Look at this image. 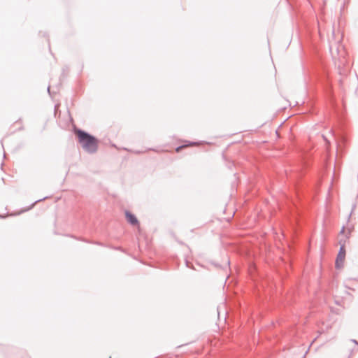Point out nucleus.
Segmentation results:
<instances>
[{
    "instance_id": "7",
    "label": "nucleus",
    "mask_w": 358,
    "mask_h": 358,
    "mask_svg": "<svg viewBox=\"0 0 358 358\" xmlns=\"http://www.w3.org/2000/svg\"><path fill=\"white\" fill-rule=\"evenodd\" d=\"M50 86H48V88H47V90H48V93L50 94L51 93H50Z\"/></svg>"
},
{
    "instance_id": "1",
    "label": "nucleus",
    "mask_w": 358,
    "mask_h": 358,
    "mask_svg": "<svg viewBox=\"0 0 358 358\" xmlns=\"http://www.w3.org/2000/svg\"><path fill=\"white\" fill-rule=\"evenodd\" d=\"M75 134L85 152L91 155L97 152L99 141L95 136L80 129H76Z\"/></svg>"
},
{
    "instance_id": "16",
    "label": "nucleus",
    "mask_w": 358,
    "mask_h": 358,
    "mask_svg": "<svg viewBox=\"0 0 358 358\" xmlns=\"http://www.w3.org/2000/svg\"><path fill=\"white\" fill-rule=\"evenodd\" d=\"M302 358H303V357H302Z\"/></svg>"
},
{
    "instance_id": "14",
    "label": "nucleus",
    "mask_w": 358,
    "mask_h": 358,
    "mask_svg": "<svg viewBox=\"0 0 358 358\" xmlns=\"http://www.w3.org/2000/svg\"><path fill=\"white\" fill-rule=\"evenodd\" d=\"M0 217L3 218V217H4V216H1V215H0Z\"/></svg>"
},
{
    "instance_id": "10",
    "label": "nucleus",
    "mask_w": 358,
    "mask_h": 358,
    "mask_svg": "<svg viewBox=\"0 0 358 358\" xmlns=\"http://www.w3.org/2000/svg\"><path fill=\"white\" fill-rule=\"evenodd\" d=\"M215 266L216 267H220V265H219L218 264H215Z\"/></svg>"
},
{
    "instance_id": "13",
    "label": "nucleus",
    "mask_w": 358,
    "mask_h": 358,
    "mask_svg": "<svg viewBox=\"0 0 358 358\" xmlns=\"http://www.w3.org/2000/svg\"><path fill=\"white\" fill-rule=\"evenodd\" d=\"M192 145L196 144L195 142L191 143Z\"/></svg>"
},
{
    "instance_id": "6",
    "label": "nucleus",
    "mask_w": 358,
    "mask_h": 358,
    "mask_svg": "<svg viewBox=\"0 0 358 358\" xmlns=\"http://www.w3.org/2000/svg\"><path fill=\"white\" fill-rule=\"evenodd\" d=\"M344 231H345V227H344V226H343V227L341 228V230L340 233H341V234H343V233H344Z\"/></svg>"
},
{
    "instance_id": "9",
    "label": "nucleus",
    "mask_w": 358,
    "mask_h": 358,
    "mask_svg": "<svg viewBox=\"0 0 358 358\" xmlns=\"http://www.w3.org/2000/svg\"><path fill=\"white\" fill-rule=\"evenodd\" d=\"M229 260H227V264H226V266H229Z\"/></svg>"
},
{
    "instance_id": "12",
    "label": "nucleus",
    "mask_w": 358,
    "mask_h": 358,
    "mask_svg": "<svg viewBox=\"0 0 358 358\" xmlns=\"http://www.w3.org/2000/svg\"><path fill=\"white\" fill-rule=\"evenodd\" d=\"M135 153H138H138H141V152H139V151H136V152H135Z\"/></svg>"
},
{
    "instance_id": "11",
    "label": "nucleus",
    "mask_w": 358,
    "mask_h": 358,
    "mask_svg": "<svg viewBox=\"0 0 358 358\" xmlns=\"http://www.w3.org/2000/svg\"><path fill=\"white\" fill-rule=\"evenodd\" d=\"M217 313H218V315L220 314L219 307L217 308Z\"/></svg>"
},
{
    "instance_id": "2",
    "label": "nucleus",
    "mask_w": 358,
    "mask_h": 358,
    "mask_svg": "<svg viewBox=\"0 0 358 358\" xmlns=\"http://www.w3.org/2000/svg\"><path fill=\"white\" fill-rule=\"evenodd\" d=\"M339 244L341 245L336 259V268H341L343 266V261L345 259V245L344 242L343 243L342 241H339Z\"/></svg>"
},
{
    "instance_id": "4",
    "label": "nucleus",
    "mask_w": 358,
    "mask_h": 358,
    "mask_svg": "<svg viewBox=\"0 0 358 358\" xmlns=\"http://www.w3.org/2000/svg\"><path fill=\"white\" fill-rule=\"evenodd\" d=\"M46 198H47V196H45V197H44V198H43V199H41L36 200V201H35V202L31 205V208H32V207L34 206V204H35V203H36L37 202L41 201H43V200L45 199Z\"/></svg>"
},
{
    "instance_id": "8",
    "label": "nucleus",
    "mask_w": 358,
    "mask_h": 358,
    "mask_svg": "<svg viewBox=\"0 0 358 358\" xmlns=\"http://www.w3.org/2000/svg\"><path fill=\"white\" fill-rule=\"evenodd\" d=\"M351 214H352V212L349 214L348 217V220H349L350 218V216H351Z\"/></svg>"
},
{
    "instance_id": "5",
    "label": "nucleus",
    "mask_w": 358,
    "mask_h": 358,
    "mask_svg": "<svg viewBox=\"0 0 358 358\" xmlns=\"http://www.w3.org/2000/svg\"><path fill=\"white\" fill-rule=\"evenodd\" d=\"M186 145H180V146H178L176 148V152H179L182 148H183L184 147H185Z\"/></svg>"
},
{
    "instance_id": "15",
    "label": "nucleus",
    "mask_w": 358,
    "mask_h": 358,
    "mask_svg": "<svg viewBox=\"0 0 358 358\" xmlns=\"http://www.w3.org/2000/svg\"><path fill=\"white\" fill-rule=\"evenodd\" d=\"M109 358H111L110 357Z\"/></svg>"
},
{
    "instance_id": "3",
    "label": "nucleus",
    "mask_w": 358,
    "mask_h": 358,
    "mask_svg": "<svg viewBox=\"0 0 358 358\" xmlns=\"http://www.w3.org/2000/svg\"><path fill=\"white\" fill-rule=\"evenodd\" d=\"M125 217H126L127 222L130 224H131L133 226H136V225L138 224V220L137 217L135 216V215L132 214L129 210L125 211Z\"/></svg>"
}]
</instances>
